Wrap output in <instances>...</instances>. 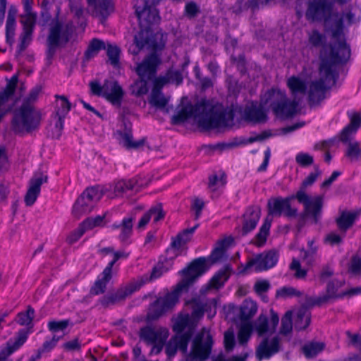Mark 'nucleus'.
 Instances as JSON below:
<instances>
[{
  "instance_id": "nucleus-1",
  "label": "nucleus",
  "mask_w": 361,
  "mask_h": 361,
  "mask_svg": "<svg viewBox=\"0 0 361 361\" xmlns=\"http://www.w3.org/2000/svg\"><path fill=\"white\" fill-rule=\"evenodd\" d=\"M193 118L204 129L209 130L226 126V112L218 102L201 99L195 105L190 104L181 108L171 118L173 124H179Z\"/></svg>"
},
{
  "instance_id": "nucleus-2",
  "label": "nucleus",
  "mask_w": 361,
  "mask_h": 361,
  "mask_svg": "<svg viewBox=\"0 0 361 361\" xmlns=\"http://www.w3.org/2000/svg\"><path fill=\"white\" fill-rule=\"evenodd\" d=\"M294 199H297L303 204L305 215L312 218L314 224L319 221L323 207V197L319 195L311 197L302 190H299L295 195L286 197H276L269 199L267 202L269 215L275 217L284 216L288 219L296 217L298 209L292 207L290 204Z\"/></svg>"
},
{
  "instance_id": "nucleus-3",
  "label": "nucleus",
  "mask_w": 361,
  "mask_h": 361,
  "mask_svg": "<svg viewBox=\"0 0 361 361\" xmlns=\"http://www.w3.org/2000/svg\"><path fill=\"white\" fill-rule=\"evenodd\" d=\"M206 262L204 257H199L194 259L188 267L182 269L180 273L183 275V279L177 285L178 290L158 298L151 305L148 317L151 319H157L172 309L178 302L179 291L188 288L207 271Z\"/></svg>"
},
{
  "instance_id": "nucleus-4",
  "label": "nucleus",
  "mask_w": 361,
  "mask_h": 361,
  "mask_svg": "<svg viewBox=\"0 0 361 361\" xmlns=\"http://www.w3.org/2000/svg\"><path fill=\"white\" fill-rule=\"evenodd\" d=\"M338 73L332 70L331 64L324 60L319 66V78L309 85L308 99L311 106L318 105L326 98V92L336 84Z\"/></svg>"
},
{
  "instance_id": "nucleus-5",
  "label": "nucleus",
  "mask_w": 361,
  "mask_h": 361,
  "mask_svg": "<svg viewBox=\"0 0 361 361\" xmlns=\"http://www.w3.org/2000/svg\"><path fill=\"white\" fill-rule=\"evenodd\" d=\"M41 120L40 111L35 109L33 105L22 104L13 111L11 130L18 135L32 133L39 128Z\"/></svg>"
},
{
  "instance_id": "nucleus-6",
  "label": "nucleus",
  "mask_w": 361,
  "mask_h": 361,
  "mask_svg": "<svg viewBox=\"0 0 361 361\" xmlns=\"http://www.w3.org/2000/svg\"><path fill=\"white\" fill-rule=\"evenodd\" d=\"M261 102L264 106L270 107L277 116L283 118L293 117L297 113L299 104L295 99L289 100L286 92L278 88H271L265 92Z\"/></svg>"
},
{
  "instance_id": "nucleus-7",
  "label": "nucleus",
  "mask_w": 361,
  "mask_h": 361,
  "mask_svg": "<svg viewBox=\"0 0 361 361\" xmlns=\"http://www.w3.org/2000/svg\"><path fill=\"white\" fill-rule=\"evenodd\" d=\"M74 31L75 27L71 21L63 22L58 18L53 19L49 24L47 39L48 56L51 57L58 47L66 45Z\"/></svg>"
},
{
  "instance_id": "nucleus-8",
  "label": "nucleus",
  "mask_w": 361,
  "mask_h": 361,
  "mask_svg": "<svg viewBox=\"0 0 361 361\" xmlns=\"http://www.w3.org/2000/svg\"><path fill=\"white\" fill-rule=\"evenodd\" d=\"M91 92L96 96L105 98L116 107L121 106L124 91L122 87L114 80H105L103 85L97 80L89 83Z\"/></svg>"
},
{
  "instance_id": "nucleus-9",
  "label": "nucleus",
  "mask_w": 361,
  "mask_h": 361,
  "mask_svg": "<svg viewBox=\"0 0 361 361\" xmlns=\"http://www.w3.org/2000/svg\"><path fill=\"white\" fill-rule=\"evenodd\" d=\"M335 0H309L305 11V18L312 22L324 21L329 28L332 20Z\"/></svg>"
},
{
  "instance_id": "nucleus-10",
  "label": "nucleus",
  "mask_w": 361,
  "mask_h": 361,
  "mask_svg": "<svg viewBox=\"0 0 361 361\" xmlns=\"http://www.w3.org/2000/svg\"><path fill=\"white\" fill-rule=\"evenodd\" d=\"M139 337L141 341L152 346L150 355H157L163 349L169 337V331L164 327L146 326L140 329Z\"/></svg>"
},
{
  "instance_id": "nucleus-11",
  "label": "nucleus",
  "mask_w": 361,
  "mask_h": 361,
  "mask_svg": "<svg viewBox=\"0 0 361 361\" xmlns=\"http://www.w3.org/2000/svg\"><path fill=\"white\" fill-rule=\"evenodd\" d=\"M103 195L104 192L99 186L87 188L73 205V212L74 215L79 217L82 214L90 212Z\"/></svg>"
},
{
  "instance_id": "nucleus-12",
  "label": "nucleus",
  "mask_w": 361,
  "mask_h": 361,
  "mask_svg": "<svg viewBox=\"0 0 361 361\" xmlns=\"http://www.w3.org/2000/svg\"><path fill=\"white\" fill-rule=\"evenodd\" d=\"M343 37L344 35H342L338 39H334L336 42L331 45L329 55H326L325 49H323L321 55V63L324 60L328 61L336 73H337L336 65L345 63L350 56V47L346 44Z\"/></svg>"
},
{
  "instance_id": "nucleus-13",
  "label": "nucleus",
  "mask_w": 361,
  "mask_h": 361,
  "mask_svg": "<svg viewBox=\"0 0 361 361\" xmlns=\"http://www.w3.org/2000/svg\"><path fill=\"white\" fill-rule=\"evenodd\" d=\"M213 340L210 332L203 328L197 334L193 341L190 356L192 359L203 361L207 359L211 353Z\"/></svg>"
},
{
  "instance_id": "nucleus-14",
  "label": "nucleus",
  "mask_w": 361,
  "mask_h": 361,
  "mask_svg": "<svg viewBox=\"0 0 361 361\" xmlns=\"http://www.w3.org/2000/svg\"><path fill=\"white\" fill-rule=\"evenodd\" d=\"M357 22L355 14L351 11H343L341 14L334 13L332 15V20L329 24V31L333 39H339L344 35L345 26H350Z\"/></svg>"
},
{
  "instance_id": "nucleus-15",
  "label": "nucleus",
  "mask_w": 361,
  "mask_h": 361,
  "mask_svg": "<svg viewBox=\"0 0 361 361\" xmlns=\"http://www.w3.org/2000/svg\"><path fill=\"white\" fill-rule=\"evenodd\" d=\"M344 282L334 279L329 281L326 286V293L319 296L310 297L307 299V304L313 306H321L328 303L332 299L342 298L346 293H338V290L343 286Z\"/></svg>"
},
{
  "instance_id": "nucleus-16",
  "label": "nucleus",
  "mask_w": 361,
  "mask_h": 361,
  "mask_svg": "<svg viewBox=\"0 0 361 361\" xmlns=\"http://www.w3.org/2000/svg\"><path fill=\"white\" fill-rule=\"evenodd\" d=\"M279 255L275 250H269L267 252H263L256 255L250 259L245 269L247 270L254 267L256 271H262L274 267L278 262Z\"/></svg>"
},
{
  "instance_id": "nucleus-17",
  "label": "nucleus",
  "mask_w": 361,
  "mask_h": 361,
  "mask_svg": "<svg viewBox=\"0 0 361 361\" xmlns=\"http://www.w3.org/2000/svg\"><path fill=\"white\" fill-rule=\"evenodd\" d=\"M281 339L278 336L272 338H264L256 348L255 356L258 361L268 360L279 352Z\"/></svg>"
},
{
  "instance_id": "nucleus-18",
  "label": "nucleus",
  "mask_w": 361,
  "mask_h": 361,
  "mask_svg": "<svg viewBox=\"0 0 361 361\" xmlns=\"http://www.w3.org/2000/svg\"><path fill=\"white\" fill-rule=\"evenodd\" d=\"M160 63V58L157 54L152 53L137 65L135 71L139 78L151 80L154 78L157 67Z\"/></svg>"
},
{
  "instance_id": "nucleus-19",
  "label": "nucleus",
  "mask_w": 361,
  "mask_h": 361,
  "mask_svg": "<svg viewBox=\"0 0 361 361\" xmlns=\"http://www.w3.org/2000/svg\"><path fill=\"white\" fill-rule=\"evenodd\" d=\"M158 3L159 1L147 3V1L145 0V5L142 10H140L138 7L135 8V14L140 24L147 29L150 25L157 23L159 21V12L154 6H152Z\"/></svg>"
},
{
  "instance_id": "nucleus-20",
  "label": "nucleus",
  "mask_w": 361,
  "mask_h": 361,
  "mask_svg": "<svg viewBox=\"0 0 361 361\" xmlns=\"http://www.w3.org/2000/svg\"><path fill=\"white\" fill-rule=\"evenodd\" d=\"M279 322V317L274 311L271 310L270 325L269 319L267 316L261 314L257 318L254 324V329L259 336H262L267 334H272L275 332L276 326Z\"/></svg>"
},
{
  "instance_id": "nucleus-21",
  "label": "nucleus",
  "mask_w": 361,
  "mask_h": 361,
  "mask_svg": "<svg viewBox=\"0 0 361 361\" xmlns=\"http://www.w3.org/2000/svg\"><path fill=\"white\" fill-rule=\"evenodd\" d=\"M135 286L133 282L130 283L126 287L118 289L114 293L105 295L101 298L99 302L102 306L107 307L110 305H114L120 301L125 300L127 297L137 291Z\"/></svg>"
},
{
  "instance_id": "nucleus-22",
  "label": "nucleus",
  "mask_w": 361,
  "mask_h": 361,
  "mask_svg": "<svg viewBox=\"0 0 361 361\" xmlns=\"http://www.w3.org/2000/svg\"><path fill=\"white\" fill-rule=\"evenodd\" d=\"M48 180L47 176L42 173H36L30 180V186L25 196L27 206H32L40 193L41 185Z\"/></svg>"
},
{
  "instance_id": "nucleus-23",
  "label": "nucleus",
  "mask_w": 361,
  "mask_h": 361,
  "mask_svg": "<svg viewBox=\"0 0 361 361\" xmlns=\"http://www.w3.org/2000/svg\"><path fill=\"white\" fill-rule=\"evenodd\" d=\"M134 43L135 47L129 49L134 55H137L145 47L153 49H157V44L152 39V32L147 28L140 30L135 35Z\"/></svg>"
},
{
  "instance_id": "nucleus-24",
  "label": "nucleus",
  "mask_w": 361,
  "mask_h": 361,
  "mask_svg": "<svg viewBox=\"0 0 361 361\" xmlns=\"http://www.w3.org/2000/svg\"><path fill=\"white\" fill-rule=\"evenodd\" d=\"M88 5L93 8L92 15L99 18L101 22L105 20L114 11L112 0H87Z\"/></svg>"
},
{
  "instance_id": "nucleus-25",
  "label": "nucleus",
  "mask_w": 361,
  "mask_h": 361,
  "mask_svg": "<svg viewBox=\"0 0 361 361\" xmlns=\"http://www.w3.org/2000/svg\"><path fill=\"white\" fill-rule=\"evenodd\" d=\"M261 209L259 206H251L243 215V235H246L255 228L259 218Z\"/></svg>"
},
{
  "instance_id": "nucleus-26",
  "label": "nucleus",
  "mask_w": 361,
  "mask_h": 361,
  "mask_svg": "<svg viewBox=\"0 0 361 361\" xmlns=\"http://www.w3.org/2000/svg\"><path fill=\"white\" fill-rule=\"evenodd\" d=\"M229 267H225L224 269L219 270L211 279L207 286L201 289L200 293L205 295L212 290H216L221 288L229 278Z\"/></svg>"
},
{
  "instance_id": "nucleus-27",
  "label": "nucleus",
  "mask_w": 361,
  "mask_h": 361,
  "mask_svg": "<svg viewBox=\"0 0 361 361\" xmlns=\"http://www.w3.org/2000/svg\"><path fill=\"white\" fill-rule=\"evenodd\" d=\"M229 267H225L224 269L219 270L211 279L207 286L201 289L200 293L205 295L212 290H216L221 288L229 278Z\"/></svg>"
},
{
  "instance_id": "nucleus-28",
  "label": "nucleus",
  "mask_w": 361,
  "mask_h": 361,
  "mask_svg": "<svg viewBox=\"0 0 361 361\" xmlns=\"http://www.w3.org/2000/svg\"><path fill=\"white\" fill-rule=\"evenodd\" d=\"M135 218L133 216H126L123 219L121 224H113L111 228L120 229L118 239L122 243H126L130 238L133 233V226Z\"/></svg>"
},
{
  "instance_id": "nucleus-29",
  "label": "nucleus",
  "mask_w": 361,
  "mask_h": 361,
  "mask_svg": "<svg viewBox=\"0 0 361 361\" xmlns=\"http://www.w3.org/2000/svg\"><path fill=\"white\" fill-rule=\"evenodd\" d=\"M112 278V271L105 267L103 271L98 276L93 286L90 288L92 295L102 294L106 289V285Z\"/></svg>"
},
{
  "instance_id": "nucleus-30",
  "label": "nucleus",
  "mask_w": 361,
  "mask_h": 361,
  "mask_svg": "<svg viewBox=\"0 0 361 361\" xmlns=\"http://www.w3.org/2000/svg\"><path fill=\"white\" fill-rule=\"evenodd\" d=\"M311 322V313L305 307H300L295 312L294 328L296 331L305 330Z\"/></svg>"
},
{
  "instance_id": "nucleus-31",
  "label": "nucleus",
  "mask_w": 361,
  "mask_h": 361,
  "mask_svg": "<svg viewBox=\"0 0 361 361\" xmlns=\"http://www.w3.org/2000/svg\"><path fill=\"white\" fill-rule=\"evenodd\" d=\"M204 295L202 293L200 295L193 297L190 300L187 302L192 309L191 317L195 319H199L203 317L207 302Z\"/></svg>"
},
{
  "instance_id": "nucleus-32",
  "label": "nucleus",
  "mask_w": 361,
  "mask_h": 361,
  "mask_svg": "<svg viewBox=\"0 0 361 361\" xmlns=\"http://www.w3.org/2000/svg\"><path fill=\"white\" fill-rule=\"evenodd\" d=\"M244 118L247 121L260 123L266 122L267 116L262 107L252 105L250 107L245 109Z\"/></svg>"
},
{
  "instance_id": "nucleus-33",
  "label": "nucleus",
  "mask_w": 361,
  "mask_h": 361,
  "mask_svg": "<svg viewBox=\"0 0 361 361\" xmlns=\"http://www.w3.org/2000/svg\"><path fill=\"white\" fill-rule=\"evenodd\" d=\"M27 337L28 332L25 329H20L13 338L7 341L6 347L3 348L11 355L25 343Z\"/></svg>"
},
{
  "instance_id": "nucleus-34",
  "label": "nucleus",
  "mask_w": 361,
  "mask_h": 361,
  "mask_svg": "<svg viewBox=\"0 0 361 361\" xmlns=\"http://www.w3.org/2000/svg\"><path fill=\"white\" fill-rule=\"evenodd\" d=\"M166 271L167 269L164 268L163 264H159L153 268L149 275L147 274H144L133 282L138 290L143 285L159 278Z\"/></svg>"
},
{
  "instance_id": "nucleus-35",
  "label": "nucleus",
  "mask_w": 361,
  "mask_h": 361,
  "mask_svg": "<svg viewBox=\"0 0 361 361\" xmlns=\"http://www.w3.org/2000/svg\"><path fill=\"white\" fill-rule=\"evenodd\" d=\"M359 214V212H342L340 216L336 219L338 228L346 231L353 226Z\"/></svg>"
},
{
  "instance_id": "nucleus-36",
  "label": "nucleus",
  "mask_w": 361,
  "mask_h": 361,
  "mask_svg": "<svg viewBox=\"0 0 361 361\" xmlns=\"http://www.w3.org/2000/svg\"><path fill=\"white\" fill-rule=\"evenodd\" d=\"M140 185L136 179L121 180L115 183L113 190L116 196H120L130 190H137Z\"/></svg>"
},
{
  "instance_id": "nucleus-37",
  "label": "nucleus",
  "mask_w": 361,
  "mask_h": 361,
  "mask_svg": "<svg viewBox=\"0 0 361 361\" xmlns=\"http://www.w3.org/2000/svg\"><path fill=\"white\" fill-rule=\"evenodd\" d=\"M194 329V325L188 314L178 316L173 326V329L176 334H180L184 331L185 332L189 329H191L192 334H193Z\"/></svg>"
},
{
  "instance_id": "nucleus-38",
  "label": "nucleus",
  "mask_w": 361,
  "mask_h": 361,
  "mask_svg": "<svg viewBox=\"0 0 361 361\" xmlns=\"http://www.w3.org/2000/svg\"><path fill=\"white\" fill-rule=\"evenodd\" d=\"M119 134L121 137V142L128 149H138L145 144V138H142L138 141L133 140V134L130 129L125 128L124 131L120 132Z\"/></svg>"
},
{
  "instance_id": "nucleus-39",
  "label": "nucleus",
  "mask_w": 361,
  "mask_h": 361,
  "mask_svg": "<svg viewBox=\"0 0 361 361\" xmlns=\"http://www.w3.org/2000/svg\"><path fill=\"white\" fill-rule=\"evenodd\" d=\"M56 106L54 115L66 117L71 109V104L64 95L56 94Z\"/></svg>"
},
{
  "instance_id": "nucleus-40",
  "label": "nucleus",
  "mask_w": 361,
  "mask_h": 361,
  "mask_svg": "<svg viewBox=\"0 0 361 361\" xmlns=\"http://www.w3.org/2000/svg\"><path fill=\"white\" fill-rule=\"evenodd\" d=\"M183 82V76L179 71L169 70L163 77L157 79V83L161 85H164L167 83H175L179 85Z\"/></svg>"
},
{
  "instance_id": "nucleus-41",
  "label": "nucleus",
  "mask_w": 361,
  "mask_h": 361,
  "mask_svg": "<svg viewBox=\"0 0 361 361\" xmlns=\"http://www.w3.org/2000/svg\"><path fill=\"white\" fill-rule=\"evenodd\" d=\"M229 243V239H223L217 243L216 247L214 249L209 257L212 263L221 261L224 258L226 248Z\"/></svg>"
},
{
  "instance_id": "nucleus-42",
  "label": "nucleus",
  "mask_w": 361,
  "mask_h": 361,
  "mask_svg": "<svg viewBox=\"0 0 361 361\" xmlns=\"http://www.w3.org/2000/svg\"><path fill=\"white\" fill-rule=\"evenodd\" d=\"M287 85L295 97L298 93L305 94L307 88L305 82L295 76H292L288 80Z\"/></svg>"
},
{
  "instance_id": "nucleus-43",
  "label": "nucleus",
  "mask_w": 361,
  "mask_h": 361,
  "mask_svg": "<svg viewBox=\"0 0 361 361\" xmlns=\"http://www.w3.org/2000/svg\"><path fill=\"white\" fill-rule=\"evenodd\" d=\"M257 311V304L252 300H245L241 307L240 317L242 320H248L252 317Z\"/></svg>"
},
{
  "instance_id": "nucleus-44",
  "label": "nucleus",
  "mask_w": 361,
  "mask_h": 361,
  "mask_svg": "<svg viewBox=\"0 0 361 361\" xmlns=\"http://www.w3.org/2000/svg\"><path fill=\"white\" fill-rule=\"evenodd\" d=\"M173 338V342L176 343L178 348L181 350L183 353H186L188 350V345L190 342L191 337L193 334H192L191 329L184 332L183 334H177Z\"/></svg>"
},
{
  "instance_id": "nucleus-45",
  "label": "nucleus",
  "mask_w": 361,
  "mask_h": 361,
  "mask_svg": "<svg viewBox=\"0 0 361 361\" xmlns=\"http://www.w3.org/2000/svg\"><path fill=\"white\" fill-rule=\"evenodd\" d=\"M324 343L322 342H312L302 347V352L305 357L312 358L317 355L324 348Z\"/></svg>"
},
{
  "instance_id": "nucleus-46",
  "label": "nucleus",
  "mask_w": 361,
  "mask_h": 361,
  "mask_svg": "<svg viewBox=\"0 0 361 361\" xmlns=\"http://www.w3.org/2000/svg\"><path fill=\"white\" fill-rule=\"evenodd\" d=\"M149 102L154 107L161 109L166 106L168 103V99L159 90L154 89L151 94Z\"/></svg>"
},
{
  "instance_id": "nucleus-47",
  "label": "nucleus",
  "mask_w": 361,
  "mask_h": 361,
  "mask_svg": "<svg viewBox=\"0 0 361 361\" xmlns=\"http://www.w3.org/2000/svg\"><path fill=\"white\" fill-rule=\"evenodd\" d=\"M102 49H106L104 42L101 39L94 38L90 41L88 47L85 51V56L89 59L96 56Z\"/></svg>"
},
{
  "instance_id": "nucleus-48",
  "label": "nucleus",
  "mask_w": 361,
  "mask_h": 361,
  "mask_svg": "<svg viewBox=\"0 0 361 361\" xmlns=\"http://www.w3.org/2000/svg\"><path fill=\"white\" fill-rule=\"evenodd\" d=\"M150 80L147 78H140L134 82L130 86L131 93L135 96L145 94L148 92V82Z\"/></svg>"
},
{
  "instance_id": "nucleus-49",
  "label": "nucleus",
  "mask_w": 361,
  "mask_h": 361,
  "mask_svg": "<svg viewBox=\"0 0 361 361\" xmlns=\"http://www.w3.org/2000/svg\"><path fill=\"white\" fill-rule=\"evenodd\" d=\"M33 30L30 29L23 30L19 37V44L17 47V52L20 54L29 46L32 40Z\"/></svg>"
},
{
  "instance_id": "nucleus-50",
  "label": "nucleus",
  "mask_w": 361,
  "mask_h": 361,
  "mask_svg": "<svg viewBox=\"0 0 361 361\" xmlns=\"http://www.w3.org/2000/svg\"><path fill=\"white\" fill-rule=\"evenodd\" d=\"M293 330V312L288 311L281 319V324L279 334L282 336H287Z\"/></svg>"
},
{
  "instance_id": "nucleus-51",
  "label": "nucleus",
  "mask_w": 361,
  "mask_h": 361,
  "mask_svg": "<svg viewBox=\"0 0 361 361\" xmlns=\"http://www.w3.org/2000/svg\"><path fill=\"white\" fill-rule=\"evenodd\" d=\"M270 227L271 221L266 219L255 237L257 240L256 244L258 246H262L266 242Z\"/></svg>"
},
{
  "instance_id": "nucleus-52",
  "label": "nucleus",
  "mask_w": 361,
  "mask_h": 361,
  "mask_svg": "<svg viewBox=\"0 0 361 361\" xmlns=\"http://www.w3.org/2000/svg\"><path fill=\"white\" fill-rule=\"evenodd\" d=\"M345 155L351 160L357 159L361 156V145L357 141L348 143Z\"/></svg>"
},
{
  "instance_id": "nucleus-53",
  "label": "nucleus",
  "mask_w": 361,
  "mask_h": 361,
  "mask_svg": "<svg viewBox=\"0 0 361 361\" xmlns=\"http://www.w3.org/2000/svg\"><path fill=\"white\" fill-rule=\"evenodd\" d=\"M252 326L250 324H243L238 334V342L241 345H245L250 338Z\"/></svg>"
},
{
  "instance_id": "nucleus-54",
  "label": "nucleus",
  "mask_w": 361,
  "mask_h": 361,
  "mask_svg": "<svg viewBox=\"0 0 361 361\" xmlns=\"http://www.w3.org/2000/svg\"><path fill=\"white\" fill-rule=\"evenodd\" d=\"M35 316V310L28 307L25 312H20L17 315V322L23 326L29 325L32 323Z\"/></svg>"
},
{
  "instance_id": "nucleus-55",
  "label": "nucleus",
  "mask_w": 361,
  "mask_h": 361,
  "mask_svg": "<svg viewBox=\"0 0 361 361\" xmlns=\"http://www.w3.org/2000/svg\"><path fill=\"white\" fill-rule=\"evenodd\" d=\"M37 20L36 13H27L20 16V23L23 25V29H30L34 31Z\"/></svg>"
},
{
  "instance_id": "nucleus-56",
  "label": "nucleus",
  "mask_w": 361,
  "mask_h": 361,
  "mask_svg": "<svg viewBox=\"0 0 361 361\" xmlns=\"http://www.w3.org/2000/svg\"><path fill=\"white\" fill-rule=\"evenodd\" d=\"M198 226L199 224H196L193 227L185 229L182 233H179L177 235L176 240L173 243V245L175 246L177 245L180 246L182 243H186L190 240L191 235L193 234Z\"/></svg>"
},
{
  "instance_id": "nucleus-57",
  "label": "nucleus",
  "mask_w": 361,
  "mask_h": 361,
  "mask_svg": "<svg viewBox=\"0 0 361 361\" xmlns=\"http://www.w3.org/2000/svg\"><path fill=\"white\" fill-rule=\"evenodd\" d=\"M106 53L111 64L115 67L117 66L119 64L120 49L117 46L109 44Z\"/></svg>"
},
{
  "instance_id": "nucleus-58",
  "label": "nucleus",
  "mask_w": 361,
  "mask_h": 361,
  "mask_svg": "<svg viewBox=\"0 0 361 361\" xmlns=\"http://www.w3.org/2000/svg\"><path fill=\"white\" fill-rule=\"evenodd\" d=\"M226 184V176L223 173L221 177L216 175L211 176L209 178L208 188L211 191H216L220 187H223Z\"/></svg>"
},
{
  "instance_id": "nucleus-59",
  "label": "nucleus",
  "mask_w": 361,
  "mask_h": 361,
  "mask_svg": "<svg viewBox=\"0 0 361 361\" xmlns=\"http://www.w3.org/2000/svg\"><path fill=\"white\" fill-rule=\"evenodd\" d=\"M309 42L314 47H319L324 44L325 36L317 30H314L308 34Z\"/></svg>"
},
{
  "instance_id": "nucleus-60",
  "label": "nucleus",
  "mask_w": 361,
  "mask_h": 361,
  "mask_svg": "<svg viewBox=\"0 0 361 361\" xmlns=\"http://www.w3.org/2000/svg\"><path fill=\"white\" fill-rule=\"evenodd\" d=\"M348 271L354 275L361 274V255L356 254L350 259Z\"/></svg>"
},
{
  "instance_id": "nucleus-61",
  "label": "nucleus",
  "mask_w": 361,
  "mask_h": 361,
  "mask_svg": "<svg viewBox=\"0 0 361 361\" xmlns=\"http://www.w3.org/2000/svg\"><path fill=\"white\" fill-rule=\"evenodd\" d=\"M322 174V171L319 170L318 166L314 167V171L310 173L307 177H306L301 185L300 190L305 191V189L313 185L317 178Z\"/></svg>"
},
{
  "instance_id": "nucleus-62",
  "label": "nucleus",
  "mask_w": 361,
  "mask_h": 361,
  "mask_svg": "<svg viewBox=\"0 0 361 361\" xmlns=\"http://www.w3.org/2000/svg\"><path fill=\"white\" fill-rule=\"evenodd\" d=\"M147 212L150 217L153 218L154 223H157L165 216V212L163 210L161 204H157L152 206Z\"/></svg>"
},
{
  "instance_id": "nucleus-63",
  "label": "nucleus",
  "mask_w": 361,
  "mask_h": 361,
  "mask_svg": "<svg viewBox=\"0 0 361 361\" xmlns=\"http://www.w3.org/2000/svg\"><path fill=\"white\" fill-rule=\"evenodd\" d=\"M105 216H97L94 218H87L85 221L82 222V226L85 227V228L87 230L92 229L95 226H102L103 224V221Z\"/></svg>"
},
{
  "instance_id": "nucleus-64",
  "label": "nucleus",
  "mask_w": 361,
  "mask_h": 361,
  "mask_svg": "<svg viewBox=\"0 0 361 361\" xmlns=\"http://www.w3.org/2000/svg\"><path fill=\"white\" fill-rule=\"evenodd\" d=\"M16 23V21L6 20V39L7 43L11 45L14 42L15 31Z\"/></svg>"
}]
</instances>
